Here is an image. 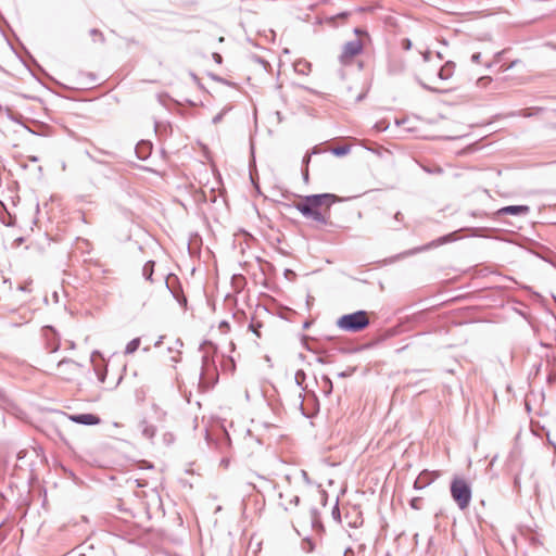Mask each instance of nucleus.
I'll return each mask as SVG.
<instances>
[{
  "label": "nucleus",
  "mask_w": 556,
  "mask_h": 556,
  "mask_svg": "<svg viewBox=\"0 0 556 556\" xmlns=\"http://www.w3.org/2000/svg\"><path fill=\"white\" fill-rule=\"evenodd\" d=\"M337 201H339V198L332 193L312 194L294 203V207L305 218L326 225L328 223L327 215L329 214L330 206Z\"/></svg>",
  "instance_id": "obj_1"
},
{
  "label": "nucleus",
  "mask_w": 556,
  "mask_h": 556,
  "mask_svg": "<svg viewBox=\"0 0 556 556\" xmlns=\"http://www.w3.org/2000/svg\"><path fill=\"white\" fill-rule=\"evenodd\" d=\"M369 325L368 314L365 311H357L341 316L337 326L348 332H359Z\"/></svg>",
  "instance_id": "obj_2"
},
{
  "label": "nucleus",
  "mask_w": 556,
  "mask_h": 556,
  "mask_svg": "<svg viewBox=\"0 0 556 556\" xmlns=\"http://www.w3.org/2000/svg\"><path fill=\"white\" fill-rule=\"evenodd\" d=\"M451 495L459 509L464 510L469 506L471 490L469 484L460 478H455L451 483Z\"/></svg>",
  "instance_id": "obj_3"
},
{
  "label": "nucleus",
  "mask_w": 556,
  "mask_h": 556,
  "mask_svg": "<svg viewBox=\"0 0 556 556\" xmlns=\"http://www.w3.org/2000/svg\"><path fill=\"white\" fill-rule=\"evenodd\" d=\"M377 223L382 229L390 231H399L405 226L404 215L400 211L381 212L377 217Z\"/></svg>",
  "instance_id": "obj_4"
},
{
  "label": "nucleus",
  "mask_w": 556,
  "mask_h": 556,
  "mask_svg": "<svg viewBox=\"0 0 556 556\" xmlns=\"http://www.w3.org/2000/svg\"><path fill=\"white\" fill-rule=\"evenodd\" d=\"M362 42L358 39L351 40L343 46V50L340 54V61L343 64H348L354 56L361 53Z\"/></svg>",
  "instance_id": "obj_5"
},
{
  "label": "nucleus",
  "mask_w": 556,
  "mask_h": 556,
  "mask_svg": "<svg viewBox=\"0 0 556 556\" xmlns=\"http://www.w3.org/2000/svg\"><path fill=\"white\" fill-rule=\"evenodd\" d=\"M79 365L72 359H62L58 363V370L62 377L70 380L77 371Z\"/></svg>",
  "instance_id": "obj_6"
},
{
  "label": "nucleus",
  "mask_w": 556,
  "mask_h": 556,
  "mask_svg": "<svg viewBox=\"0 0 556 556\" xmlns=\"http://www.w3.org/2000/svg\"><path fill=\"white\" fill-rule=\"evenodd\" d=\"M70 420L86 425V426H94L100 424V418L93 414H77V415H65Z\"/></svg>",
  "instance_id": "obj_7"
},
{
  "label": "nucleus",
  "mask_w": 556,
  "mask_h": 556,
  "mask_svg": "<svg viewBox=\"0 0 556 556\" xmlns=\"http://www.w3.org/2000/svg\"><path fill=\"white\" fill-rule=\"evenodd\" d=\"M530 211L529 206L527 205H510L505 206L502 208H498L495 214L498 216L511 214V215H526Z\"/></svg>",
  "instance_id": "obj_8"
},
{
  "label": "nucleus",
  "mask_w": 556,
  "mask_h": 556,
  "mask_svg": "<svg viewBox=\"0 0 556 556\" xmlns=\"http://www.w3.org/2000/svg\"><path fill=\"white\" fill-rule=\"evenodd\" d=\"M279 497L281 498V505L285 506L286 509L289 507L298 506L300 498L295 494H287L285 495L282 492L279 493Z\"/></svg>",
  "instance_id": "obj_9"
},
{
  "label": "nucleus",
  "mask_w": 556,
  "mask_h": 556,
  "mask_svg": "<svg viewBox=\"0 0 556 556\" xmlns=\"http://www.w3.org/2000/svg\"><path fill=\"white\" fill-rule=\"evenodd\" d=\"M454 71V63L453 62H446L445 65H443L439 72L438 77L442 80L448 79L453 75Z\"/></svg>",
  "instance_id": "obj_10"
},
{
  "label": "nucleus",
  "mask_w": 556,
  "mask_h": 556,
  "mask_svg": "<svg viewBox=\"0 0 556 556\" xmlns=\"http://www.w3.org/2000/svg\"><path fill=\"white\" fill-rule=\"evenodd\" d=\"M142 435L147 439H152L155 435V427L148 424L146 420L140 424Z\"/></svg>",
  "instance_id": "obj_11"
},
{
  "label": "nucleus",
  "mask_w": 556,
  "mask_h": 556,
  "mask_svg": "<svg viewBox=\"0 0 556 556\" xmlns=\"http://www.w3.org/2000/svg\"><path fill=\"white\" fill-rule=\"evenodd\" d=\"M431 479H430V473L428 472H421L418 478L415 480V483H414V486L416 489H422L425 488L426 485H428L430 483Z\"/></svg>",
  "instance_id": "obj_12"
},
{
  "label": "nucleus",
  "mask_w": 556,
  "mask_h": 556,
  "mask_svg": "<svg viewBox=\"0 0 556 556\" xmlns=\"http://www.w3.org/2000/svg\"><path fill=\"white\" fill-rule=\"evenodd\" d=\"M153 273H154V262L149 261L144 264V266L142 268V276L144 277L146 280L153 282V279H152Z\"/></svg>",
  "instance_id": "obj_13"
},
{
  "label": "nucleus",
  "mask_w": 556,
  "mask_h": 556,
  "mask_svg": "<svg viewBox=\"0 0 556 556\" xmlns=\"http://www.w3.org/2000/svg\"><path fill=\"white\" fill-rule=\"evenodd\" d=\"M140 345V339L139 338H135L132 339L127 345H126V349H125V354H132L134 352H136L138 350Z\"/></svg>",
  "instance_id": "obj_14"
},
{
  "label": "nucleus",
  "mask_w": 556,
  "mask_h": 556,
  "mask_svg": "<svg viewBox=\"0 0 556 556\" xmlns=\"http://www.w3.org/2000/svg\"><path fill=\"white\" fill-rule=\"evenodd\" d=\"M323 382L325 384V392L327 394H330L331 391H332V382H331V380L328 377H324L323 378Z\"/></svg>",
  "instance_id": "obj_15"
},
{
  "label": "nucleus",
  "mask_w": 556,
  "mask_h": 556,
  "mask_svg": "<svg viewBox=\"0 0 556 556\" xmlns=\"http://www.w3.org/2000/svg\"><path fill=\"white\" fill-rule=\"evenodd\" d=\"M332 152H333V154H336L338 156L345 155L349 152V148L348 147H338V148L333 149Z\"/></svg>",
  "instance_id": "obj_16"
},
{
  "label": "nucleus",
  "mask_w": 556,
  "mask_h": 556,
  "mask_svg": "<svg viewBox=\"0 0 556 556\" xmlns=\"http://www.w3.org/2000/svg\"><path fill=\"white\" fill-rule=\"evenodd\" d=\"M262 327V324L261 323H252L249 328L260 338L261 337V333H260V328Z\"/></svg>",
  "instance_id": "obj_17"
},
{
  "label": "nucleus",
  "mask_w": 556,
  "mask_h": 556,
  "mask_svg": "<svg viewBox=\"0 0 556 556\" xmlns=\"http://www.w3.org/2000/svg\"><path fill=\"white\" fill-rule=\"evenodd\" d=\"M182 345H184L182 341H181L180 339H177V340L175 341V346L169 348V351L172 352V351H174V350H175V351H177L178 353H180L179 349H180Z\"/></svg>",
  "instance_id": "obj_18"
},
{
  "label": "nucleus",
  "mask_w": 556,
  "mask_h": 556,
  "mask_svg": "<svg viewBox=\"0 0 556 556\" xmlns=\"http://www.w3.org/2000/svg\"><path fill=\"white\" fill-rule=\"evenodd\" d=\"M402 48L404 50H409L412 48V41L408 38L402 40Z\"/></svg>",
  "instance_id": "obj_19"
},
{
  "label": "nucleus",
  "mask_w": 556,
  "mask_h": 556,
  "mask_svg": "<svg viewBox=\"0 0 556 556\" xmlns=\"http://www.w3.org/2000/svg\"><path fill=\"white\" fill-rule=\"evenodd\" d=\"M90 35L91 36H98L101 41L104 40L103 34L100 30L96 29V28L90 30Z\"/></svg>",
  "instance_id": "obj_20"
},
{
  "label": "nucleus",
  "mask_w": 556,
  "mask_h": 556,
  "mask_svg": "<svg viewBox=\"0 0 556 556\" xmlns=\"http://www.w3.org/2000/svg\"><path fill=\"white\" fill-rule=\"evenodd\" d=\"M482 54L480 52L472 53L471 61L473 63H480Z\"/></svg>",
  "instance_id": "obj_21"
},
{
  "label": "nucleus",
  "mask_w": 556,
  "mask_h": 556,
  "mask_svg": "<svg viewBox=\"0 0 556 556\" xmlns=\"http://www.w3.org/2000/svg\"><path fill=\"white\" fill-rule=\"evenodd\" d=\"M208 364H210V359L206 355H204L202 357V365H203V368H207L208 367Z\"/></svg>",
  "instance_id": "obj_22"
},
{
  "label": "nucleus",
  "mask_w": 556,
  "mask_h": 556,
  "mask_svg": "<svg viewBox=\"0 0 556 556\" xmlns=\"http://www.w3.org/2000/svg\"><path fill=\"white\" fill-rule=\"evenodd\" d=\"M299 472L306 482H309L308 475L305 470H300Z\"/></svg>",
  "instance_id": "obj_23"
},
{
  "label": "nucleus",
  "mask_w": 556,
  "mask_h": 556,
  "mask_svg": "<svg viewBox=\"0 0 556 556\" xmlns=\"http://www.w3.org/2000/svg\"><path fill=\"white\" fill-rule=\"evenodd\" d=\"M213 58H214V60H215L217 63H222V56H220V54H218V53H214V54H213Z\"/></svg>",
  "instance_id": "obj_24"
},
{
  "label": "nucleus",
  "mask_w": 556,
  "mask_h": 556,
  "mask_svg": "<svg viewBox=\"0 0 556 556\" xmlns=\"http://www.w3.org/2000/svg\"><path fill=\"white\" fill-rule=\"evenodd\" d=\"M309 160H311V154H306L303 159V163L307 166V164L309 163Z\"/></svg>",
  "instance_id": "obj_25"
},
{
  "label": "nucleus",
  "mask_w": 556,
  "mask_h": 556,
  "mask_svg": "<svg viewBox=\"0 0 556 556\" xmlns=\"http://www.w3.org/2000/svg\"><path fill=\"white\" fill-rule=\"evenodd\" d=\"M220 119H222V114H218V115H216V116L213 118V123H214V124H217Z\"/></svg>",
  "instance_id": "obj_26"
},
{
  "label": "nucleus",
  "mask_w": 556,
  "mask_h": 556,
  "mask_svg": "<svg viewBox=\"0 0 556 556\" xmlns=\"http://www.w3.org/2000/svg\"><path fill=\"white\" fill-rule=\"evenodd\" d=\"M299 66H303V67H309V64L306 63V62H303V63H298L295 68L298 70Z\"/></svg>",
  "instance_id": "obj_27"
},
{
  "label": "nucleus",
  "mask_w": 556,
  "mask_h": 556,
  "mask_svg": "<svg viewBox=\"0 0 556 556\" xmlns=\"http://www.w3.org/2000/svg\"><path fill=\"white\" fill-rule=\"evenodd\" d=\"M429 55H430V52H426V53H424V59H425V61H428V60H429Z\"/></svg>",
  "instance_id": "obj_28"
},
{
  "label": "nucleus",
  "mask_w": 556,
  "mask_h": 556,
  "mask_svg": "<svg viewBox=\"0 0 556 556\" xmlns=\"http://www.w3.org/2000/svg\"><path fill=\"white\" fill-rule=\"evenodd\" d=\"M162 339H163V337H161V338L155 342V344H154V345H155V346H159V345L162 343Z\"/></svg>",
  "instance_id": "obj_29"
},
{
  "label": "nucleus",
  "mask_w": 556,
  "mask_h": 556,
  "mask_svg": "<svg viewBox=\"0 0 556 556\" xmlns=\"http://www.w3.org/2000/svg\"><path fill=\"white\" fill-rule=\"evenodd\" d=\"M296 71H299V72H301V73H304L305 67H302V68H299V67H298V70H296Z\"/></svg>",
  "instance_id": "obj_30"
},
{
  "label": "nucleus",
  "mask_w": 556,
  "mask_h": 556,
  "mask_svg": "<svg viewBox=\"0 0 556 556\" xmlns=\"http://www.w3.org/2000/svg\"><path fill=\"white\" fill-rule=\"evenodd\" d=\"M308 177V173H307V169L304 172V178L307 179Z\"/></svg>",
  "instance_id": "obj_31"
},
{
  "label": "nucleus",
  "mask_w": 556,
  "mask_h": 556,
  "mask_svg": "<svg viewBox=\"0 0 556 556\" xmlns=\"http://www.w3.org/2000/svg\"><path fill=\"white\" fill-rule=\"evenodd\" d=\"M363 94L358 96L357 100L361 101L363 99Z\"/></svg>",
  "instance_id": "obj_32"
},
{
  "label": "nucleus",
  "mask_w": 556,
  "mask_h": 556,
  "mask_svg": "<svg viewBox=\"0 0 556 556\" xmlns=\"http://www.w3.org/2000/svg\"><path fill=\"white\" fill-rule=\"evenodd\" d=\"M422 87L426 89H431L430 87H428L427 85H424V84H422Z\"/></svg>",
  "instance_id": "obj_33"
},
{
  "label": "nucleus",
  "mask_w": 556,
  "mask_h": 556,
  "mask_svg": "<svg viewBox=\"0 0 556 556\" xmlns=\"http://www.w3.org/2000/svg\"><path fill=\"white\" fill-rule=\"evenodd\" d=\"M339 376L340 377H345V374L344 372H340Z\"/></svg>",
  "instance_id": "obj_34"
},
{
  "label": "nucleus",
  "mask_w": 556,
  "mask_h": 556,
  "mask_svg": "<svg viewBox=\"0 0 556 556\" xmlns=\"http://www.w3.org/2000/svg\"><path fill=\"white\" fill-rule=\"evenodd\" d=\"M483 79H484V77H481V78H479V80H478V81H479V83H482V81H483Z\"/></svg>",
  "instance_id": "obj_35"
}]
</instances>
